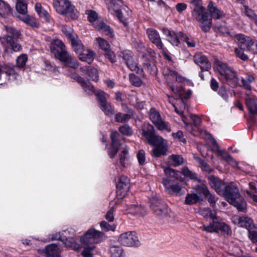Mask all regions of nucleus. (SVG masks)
I'll return each instance as SVG.
<instances>
[{"label": "nucleus", "mask_w": 257, "mask_h": 257, "mask_svg": "<svg viewBox=\"0 0 257 257\" xmlns=\"http://www.w3.org/2000/svg\"><path fill=\"white\" fill-rule=\"evenodd\" d=\"M142 136L145 138L148 143L154 146L152 151V155L155 158H159L161 156H165L168 150V143L166 140L157 135L153 125L147 123L142 126Z\"/></svg>", "instance_id": "f257e3e1"}, {"label": "nucleus", "mask_w": 257, "mask_h": 257, "mask_svg": "<svg viewBox=\"0 0 257 257\" xmlns=\"http://www.w3.org/2000/svg\"><path fill=\"white\" fill-rule=\"evenodd\" d=\"M221 195L224 196L227 201L241 212L246 210V203L243 197L240 195L238 186L231 182L225 185Z\"/></svg>", "instance_id": "f03ea898"}, {"label": "nucleus", "mask_w": 257, "mask_h": 257, "mask_svg": "<svg viewBox=\"0 0 257 257\" xmlns=\"http://www.w3.org/2000/svg\"><path fill=\"white\" fill-rule=\"evenodd\" d=\"M150 207L159 219H165L170 216V210L167 204L159 197L153 196L150 199Z\"/></svg>", "instance_id": "7ed1b4c3"}, {"label": "nucleus", "mask_w": 257, "mask_h": 257, "mask_svg": "<svg viewBox=\"0 0 257 257\" xmlns=\"http://www.w3.org/2000/svg\"><path fill=\"white\" fill-rule=\"evenodd\" d=\"M53 5L59 14L68 15L72 19H76L79 13L69 0H53Z\"/></svg>", "instance_id": "20e7f679"}, {"label": "nucleus", "mask_w": 257, "mask_h": 257, "mask_svg": "<svg viewBox=\"0 0 257 257\" xmlns=\"http://www.w3.org/2000/svg\"><path fill=\"white\" fill-rule=\"evenodd\" d=\"M216 64L217 71L224 76L227 84L232 88L236 87L239 80L236 73L221 61H217Z\"/></svg>", "instance_id": "39448f33"}, {"label": "nucleus", "mask_w": 257, "mask_h": 257, "mask_svg": "<svg viewBox=\"0 0 257 257\" xmlns=\"http://www.w3.org/2000/svg\"><path fill=\"white\" fill-rule=\"evenodd\" d=\"M201 228L208 232L218 233L219 231L224 232L227 235H231L232 231L230 227L223 222L219 221L218 219L213 220L209 225H203Z\"/></svg>", "instance_id": "423d86ee"}, {"label": "nucleus", "mask_w": 257, "mask_h": 257, "mask_svg": "<svg viewBox=\"0 0 257 257\" xmlns=\"http://www.w3.org/2000/svg\"><path fill=\"white\" fill-rule=\"evenodd\" d=\"M103 234V233L101 231L91 228L88 229L84 235L80 238V241L83 244L94 245L101 240Z\"/></svg>", "instance_id": "0eeeda50"}, {"label": "nucleus", "mask_w": 257, "mask_h": 257, "mask_svg": "<svg viewBox=\"0 0 257 257\" xmlns=\"http://www.w3.org/2000/svg\"><path fill=\"white\" fill-rule=\"evenodd\" d=\"M118 57L122 59L121 62L124 63L131 71H138V63L132 51L125 50L119 52Z\"/></svg>", "instance_id": "6e6552de"}, {"label": "nucleus", "mask_w": 257, "mask_h": 257, "mask_svg": "<svg viewBox=\"0 0 257 257\" xmlns=\"http://www.w3.org/2000/svg\"><path fill=\"white\" fill-rule=\"evenodd\" d=\"M150 118L159 130L167 132L171 131L169 123L163 120L160 112L154 108H151L150 110Z\"/></svg>", "instance_id": "1a4fd4ad"}, {"label": "nucleus", "mask_w": 257, "mask_h": 257, "mask_svg": "<svg viewBox=\"0 0 257 257\" xmlns=\"http://www.w3.org/2000/svg\"><path fill=\"white\" fill-rule=\"evenodd\" d=\"M105 2L109 12L111 14L115 15L122 23L125 24L126 20L123 16L121 11L122 0H105Z\"/></svg>", "instance_id": "9d476101"}, {"label": "nucleus", "mask_w": 257, "mask_h": 257, "mask_svg": "<svg viewBox=\"0 0 257 257\" xmlns=\"http://www.w3.org/2000/svg\"><path fill=\"white\" fill-rule=\"evenodd\" d=\"M118 242L126 246H139L140 242L135 232L128 231L121 234Z\"/></svg>", "instance_id": "9b49d317"}, {"label": "nucleus", "mask_w": 257, "mask_h": 257, "mask_svg": "<svg viewBox=\"0 0 257 257\" xmlns=\"http://www.w3.org/2000/svg\"><path fill=\"white\" fill-rule=\"evenodd\" d=\"M195 19L203 32L207 33L210 31L212 26V18L207 12L200 10L197 12Z\"/></svg>", "instance_id": "f8f14e48"}, {"label": "nucleus", "mask_w": 257, "mask_h": 257, "mask_svg": "<svg viewBox=\"0 0 257 257\" xmlns=\"http://www.w3.org/2000/svg\"><path fill=\"white\" fill-rule=\"evenodd\" d=\"M162 183L165 191L169 194L178 196L184 194L181 186L179 183L175 182L174 180L163 178Z\"/></svg>", "instance_id": "ddd939ff"}, {"label": "nucleus", "mask_w": 257, "mask_h": 257, "mask_svg": "<svg viewBox=\"0 0 257 257\" xmlns=\"http://www.w3.org/2000/svg\"><path fill=\"white\" fill-rule=\"evenodd\" d=\"M54 56L61 62H64L67 67L76 69L79 66L78 61L74 59L66 49L57 54Z\"/></svg>", "instance_id": "4468645a"}, {"label": "nucleus", "mask_w": 257, "mask_h": 257, "mask_svg": "<svg viewBox=\"0 0 257 257\" xmlns=\"http://www.w3.org/2000/svg\"><path fill=\"white\" fill-rule=\"evenodd\" d=\"M196 189L199 194H202L205 197L211 207H214L215 206L218 198L210 192L205 185H198L196 186Z\"/></svg>", "instance_id": "2eb2a0df"}, {"label": "nucleus", "mask_w": 257, "mask_h": 257, "mask_svg": "<svg viewBox=\"0 0 257 257\" xmlns=\"http://www.w3.org/2000/svg\"><path fill=\"white\" fill-rule=\"evenodd\" d=\"M130 189V180L125 176H121L116 185V193L119 198L125 196Z\"/></svg>", "instance_id": "dca6fc26"}, {"label": "nucleus", "mask_w": 257, "mask_h": 257, "mask_svg": "<svg viewBox=\"0 0 257 257\" xmlns=\"http://www.w3.org/2000/svg\"><path fill=\"white\" fill-rule=\"evenodd\" d=\"M16 66H10L7 64L0 65V85L5 81L8 76H12L14 78H16L17 73L15 68Z\"/></svg>", "instance_id": "f3484780"}, {"label": "nucleus", "mask_w": 257, "mask_h": 257, "mask_svg": "<svg viewBox=\"0 0 257 257\" xmlns=\"http://www.w3.org/2000/svg\"><path fill=\"white\" fill-rule=\"evenodd\" d=\"M193 60L199 66L202 71H207L211 68V64L208 59L201 53H196L194 56Z\"/></svg>", "instance_id": "a211bd4d"}, {"label": "nucleus", "mask_w": 257, "mask_h": 257, "mask_svg": "<svg viewBox=\"0 0 257 257\" xmlns=\"http://www.w3.org/2000/svg\"><path fill=\"white\" fill-rule=\"evenodd\" d=\"M163 74L167 81L182 82L184 80V78L179 75L177 72L169 67L165 68L163 71Z\"/></svg>", "instance_id": "6ab92c4d"}, {"label": "nucleus", "mask_w": 257, "mask_h": 257, "mask_svg": "<svg viewBox=\"0 0 257 257\" xmlns=\"http://www.w3.org/2000/svg\"><path fill=\"white\" fill-rule=\"evenodd\" d=\"M208 179L211 187L213 188L218 194L221 195L226 185L224 182L219 179L218 177L214 176L209 177Z\"/></svg>", "instance_id": "aec40b11"}, {"label": "nucleus", "mask_w": 257, "mask_h": 257, "mask_svg": "<svg viewBox=\"0 0 257 257\" xmlns=\"http://www.w3.org/2000/svg\"><path fill=\"white\" fill-rule=\"evenodd\" d=\"M147 34L150 40L159 49H162L163 44L162 42L159 34L157 30L153 28L147 30Z\"/></svg>", "instance_id": "412c9836"}, {"label": "nucleus", "mask_w": 257, "mask_h": 257, "mask_svg": "<svg viewBox=\"0 0 257 257\" xmlns=\"http://www.w3.org/2000/svg\"><path fill=\"white\" fill-rule=\"evenodd\" d=\"M49 239L51 240H60L66 246H69L74 250L77 249L79 248V244H77L75 241L72 242H71V244H69V242H70V240H68L65 236H62L60 232H56L55 233L50 234L49 236Z\"/></svg>", "instance_id": "4be33fe9"}, {"label": "nucleus", "mask_w": 257, "mask_h": 257, "mask_svg": "<svg viewBox=\"0 0 257 257\" xmlns=\"http://www.w3.org/2000/svg\"><path fill=\"white\" fill-rule=\"evenodd\" d=\"M207 10L209 12L210 17L214 19H220L224 17L225 13L221 9H218L216 5L212 2H210L207 6Z\"/></svg>", "instance_id": "5701e85b"}, {"label": "nucleus", "mask_w": 257, "mask_h": 257, "mask_svg": "<svg viewBox=\"0 0 257 257\" xmlns=\"http://www.w3.org/2000/svg\"><path fill=\"white\" fill-rule=\"evenodd\" d=\"M72 78L81 86L88 94H92L94 92V86L90 83L87 82L84 78L78 74H73Z\"/></svg>", "instance_id": "b1692460"}, {"label": "nucleus", "mask_w": 257, "mask_h": 257, "mask_svg": "<svg viewBox=\"0 0 257 257\" xmlns=\"http://www.w3.org/2000/svg\"><path fill=\"white\" fill-rule=\"evenodd\" d=\"M93 25L97 30L101 31L105 35L109 38H113L114 37V35L112 29L103 22L97 21Z\"/></svg>", "instance_id": "393cba45"}, {"label": "nucleus", "mask_w": 257, "mask_h": 257, "mask_svg": "<svg viewBox=\"0 0 257 257\" xmlns=\"http://www.w3.org/2000/svg\"><path fill=\"white\" fill-rule=\"evenodd\" d=\"M237 41L238 47L247 50L252 39L243 34H239L235 36Z\"/></svg>", "instance_id": "a878e982"}, {"label": "nucleus", "mask_w": 257, "mask_h": 257, "mask_svg": "<svg viewBox=\"0 0 257 257\" xmlns=\"http://www.w3.org/2000/svg\"><path fill=\"white\" fill-rule=\"evenodd\" d=\"M46 257H60V250L55 244H51L46 246L44 250Z\"/></svg>", "instance_id": "bb28decb"}, {"label": "nucleus", "mask_w": 257, "mask_h": 257, "mask_svg": "<svg viewBox=\"0 0 257 257\" xmlns=\"http://www.w3.org/2000/svg\"><path fill=\"white\" fill-rule=\"evenodd\" d=\"M210 141L212 146L216 149V151L219 155L221 156L224 160L229 163L234 162L233 159L225 151H221L219 150V146L216 141L212 137H211Z\"/></svg>", "instance_id": "cd10ccee"}, {"label": "nucleus", "mask_w": 257, "mask_h": 257, "mask_svg": "<svg viewBox=\"0 0 257 257\" xmlns=\"http://www.w3.org/2000/svg\"><path fill=\"white\" fill-rule=\"evenodd\" d=\"M236 220L237 225L239 227L247 229L248 232L252 228V226H253V220L250 218L246 216L237 217Z\"/></svg>", "instance_id": "c85d7f7f"}, {"label": "nucleus", "mask_w": 257, "mask_h": 257, "mask_svg": "<svg viewBox=\"0 0 257 257\" xmlns=\"http://www.w3.org/2000/svg\"><path fill=\"white\" fill-rule=\"evenodd\" d=\"M65 49L64 44L60 40H55L51 43L50 50L54 56Z\"/></svg>", "instance_id": "c756f323"}, {"label": "nucleus", "mask_w": 257, "mask_h": 257, "mask_svg": "<svg viewBox=\"0 0 257 257\" xmlns=\"http://www.w3.org/2000/svg\"><path fill=\"white\" fill-rule=\"evenodd\" d=\"M35 10L39 17L43 19L45 22L50 23L51 17L48 13L42 8L40 3L35 4Z\"/></svg>", "instance_id": "7c9ffc66"}, {"label": "nucleus", "mask_w": 257, "mask_h": 257, "mask_svg": "<svg viewBox=\"0 0 257 257\" xmlns=\"http://www.w3.org/2000/svg\"><path fill=\"white\" fill-rule=\"evenodd\" d=\"M245 104L250 113L257 115V102L254 98L250 97L246 98Z\"/></svg>", "instance_id": "2f4dec72"}, {"label": "nucleus", "mask_w": 257, "mask_h": 257, "mask_svg": "<svg viewBox=\"0 0 257 257\" xmlns=\"http://www.w3.org/2000/svg\"><path fill=\"white\" fill-rule=\"evenodd\" d=\"M5 28L8 33L4 37L6 41L7 37H11L12 40H18L20 38L21 34L19 30L11 26H5Z\"/></svg>", "instance_id": "473e14b6"}, {"label": "nucleus", "mask_w": 257, "mask_h": 257, "mask_svg": "<svg viewBox=\"0 0 257 257\" xmlns=\"http://www.w3.org/2000/svg\"><path fill=\"white\" fill-rule=\"evenodd\" d=\"M200 197L195 193H188L184 201L185 204L192 205L197 204L199 202Z\"/></svg>", "instance_id": "72a5a7b5"}, {"label": "nucleus", "mask_w": 257, "mask_h": 257, "mask_svg": "<svg viewBox=\"0 0 257 257\" xmlns=\"http://www.w3.org/2000/svg\"><path fill=\"white\" fill-rule=\"evenodd\" d=\"M73 51L78 55L84 51V46L77 36L70 41Z\"/></svg>", "instance_id": "f704fd0d"}, {"label": "nucleus", "mask_w": 257, "mask_h": 257, "mask_svg": "<svg viewBox=\"0 0 257 257\" xmlns=\"http://www.w3.org/2000/svg\"><path fill=\"white\" fill-rule=\"evenodd\" d=\"M164 171L166 176L168 177L167 179L172 180V178H174L176 180L181 181V173L179 171L170 167L165 168Z\"/></svg>", "instance_id": "c9c22d12"}, {"label": "nucleus", "mask_w": 257, "mask_h": 257, "mask_svg": "<svg viewBox=\"0 0 257 257\" xmlns=\"http://www.w3.org/2000/svg\"><path fill=\"white\" fill-rule=\"evenodd\" d=\"M95 53L90 50H87L84 53H81L79 55L80 60L86 62L88 64H91L94 60L95 57Z\"/></svg>", "instance_id": "e433bc0d"}, {"label": "nucleus", "mask_w": 257, "mask_h": 257, "mask_svg": "<svg viewBox=\"0 0 257 257\" xmlns=\"http://www.w3.org/2000/svg\"><path fill=\"white\" fill-rule=\"evenodd\" d=\"M99 107L107 116L112 117L115 114L114 108L108 102L99 105Z\"/></svg>", "instance_id": "4c0bfd02"}, {"label": "nucleus", "mask_w": 257, "mask_h": 257, "mask_svg": "<svg viewBox=\"0 0 257 257\" xmlns=\"http://www.w3.org/2000/svg\"><path fill=\"white\" fill-rule=\"evenodd\" d=\"M19 18L25 22L27 25L34 28H38L39 27V23L36 19L33 17L27 15L26 14L23 16H19Z\"/></svg>", "instance_id": "58836bf2"}, {"label": "nucleus", "mask_w": 257, "mask_h": 257, "mask_svg": "<svg viewBox=\"0 0 257 257\" xmlns=\"http://www.w3.org/2000/svg\"><path fill=\"white\" fill-rule=\"evenodd\" d=\"M83 72L86 71L89 79L92 81H97L98 80V75L97 70L94 68H81Z\"/></svg>", "instance_id": "ea45409f"}, {"label": "nucleus", "mask_w": 257, "mask_h": 257, "mask_svg": "<svg viewBox=\"0 0 257 257\" xmlns=\"http://www.w3.org/2000/svg\"><path fill=\"white\" fill-rule=\"evenodd\" d=\"M16 9L20 14L25 15L27 13V0H17Z\"/></svg>", "instance_id": "a19ab883"}, {"label": "nucleus", "mask_w": 257, "mask_h": 257, "mask_svg": "<svg viewBox=\"0 0 257 257\" xmlns=\"http://www.w3.org/2000/svg\"><path fill=\"white\" fill-rule=\"evenodd\" d=\"M61 31L70 41L73 39H75V38H76L77 36V35L70 27L62 26L61 27Z\"/></svg>", "instance_id": "79ce46f5"}, {"label": "nucleus", "mask_w": 257, "mask_h": 257, "mask_svg": "<svg viewBox=\"0 0 257 257\" xmlns=\"http://www.w3.org/2000/svg\"><path fill=\"white\" fill-rule=\"evenodd\" d=\"M169 162L171 165L177 167L182 165L183 163V159L179 155H172L168 157Z\"/></svg>", "instance_id": "37998d69"}, {"label": "nucleus", "mask_w": 257, "mask_h": 257, "mask_svg": "<svg viewBox=\"0 0 257 257\" xmlns=\"http://www.w3.org/2000/svg\"><path fill=\"white\" fill-rule=\"evenodd\" d=\"M241 10L244 14L249 19L253 20L257 25V15L254 11L247 6H243Z\"/></svg>", "instance_id": "c03bdc74"}, {"label": "nucleus", "mask_w": 257, "mask_h": 257, "mask_svg": "<svg viewBox=\"0 0 257 257\" xmlns=\"http://www.w3.org/2000/svg\"><path fill=\"white\" fill-rule=\"evenodd\" d=\"M17 41V40H12L10 37H6V42L15 52L20 51L22 50V46Z\"/></svg>", "instance_id": "a18cd8bd"}, {"label": "nucleus", "mask_w": 257, "mask_h": 257, "mask_svg": "<svg viewBox=\"0 0 257 257\" xmlns=\"http://www.w3.org/2000/svg\"><path fill=\"white\" fill-rule=\"evenodd\" d=\"M180 38L181 40L184 41L188 47L193 48L195 47L196 42L192 38H189L185 34L182 32H179Z\"/></svg>", "instance_id": "49530a36"}, {"label": "nucleus", "mask_w": 257, "mask_h": 257, "mask_svg": "<svg viewBox=\"0 0 257 257\" xmlns=\"http://www.w3.org/2000/svg\"><path fill=\"white\" fill-rule=\"evenodd\" d=\"M254 80V77L251 75H247L245 78H241L242 86L246 89L250 90L251 89L250 85Z\"/></svg>", "instance_id": "de8ad7c7"}, {"label": "nucleus", "mask_w": 257, "mask_h": 257, "mask_svg": "<svg viewBox=\"0 0 257 257\" xmlns=\"http://www.w3.org/2000/svg\"><path fill=\"white\" fill-rule=\"evenodd\" d=\"M110 257H123V250L121 247L113 246L110 248Z\"/></svg>", "instance_id": "09e8293b"}, {"label": "nucleus", "mask_w": 257, "mask_h": 257, "mask_svg": "<svg viewBox=\"0 0 257 257\" xmlns=\"http://www.w3.org/2000/svg\"><path fill=\"white\" fill-rule=\"evenodd\" d=\"M95 248V245H86L82 252L83 257H93V253Z\"/></svg>", "instance_id": "8fccbe9b"}, {"label": "nucleus", "mask_w": 257, "mask_h": 257, "mask_svg": "<svg viewBox=\"0 0 257 257\" xmlns=\"http://www.w3.org/2000/svg\"><path fill=\"white\" fill-rule=\"evenodd\" d=\"M131 118V115L118 112L115 114V120L117 122L123 123L128 121Z\"/></svg>", "instance_id": "3c124183"}, {"label": "nucleus", "mask_w": 257, "mask_h": 257, "mask_svg": "<svg viewBox=\"0 0 257 257\" xmlns=\"http://www.w3.org/2000/svg\"><path fill=\"white\" fill-rule=\"evenodd\" d=\"M129 159V154L128 150L124 148L119 155V162L123 167L125 166V161Z\"/></svg>", "instance_id": "603ef678"}, {"label": "nucleus", "mask_w": 257, "mask_h": 257, "mask_svg": "<svg viewBox=\"0 0 257 257\" xmlns=\"http://www.w3.org/2000/svg\"><path fill=\"white\" fill-rule=\"evenodd\" d=\"M214 31L216 32H218L222 34L228 33V29L227 28L225 23L223 22L222 24L216 23L214 26Z\"/></svg>", "instance_id": "864d4df0"}, {"label": "nucleus", "mask_w": 257, "mask_h": 257, "mask_svg": "<svg viewBox=\"0 0 257 257\" xmlns=\"http://www.w3.org/2000/svg\"><path fill=\"white\" fill-rule=\"evenodd\" d=\"M180 36L179 32L176 33L174 31L172 33L171 35L168 37V41L174 46H178L180 44L179 41Z\"/></svg>", "instance_id": "5fc2aeb1"}, {"label": "nucleus", "mask_w": 257, "mask_h": 257, "mask_svg": "<svg viewBox=\"0 0 257 257\" xmlns=\"http://www.w3.org/2000/svg\"><path fill=\"white\" fill-rule=\"evenodd\" d=\"M96 40L99 44L100 48L104 50V52L110 49V45L104 39L100 37H97L96 38Z\"/></svg>", "instance_id": "6e6d98bb"}, {"label": "nucleus", "mask_w": 257, "mask_h": 257, "mask_svg": "<svg viewBox=\"0 0 257 257\" xmlns=\"http://www.w3.org/2000/svg\"><path fill=\"white\" fill-rule=\"evenodd\" d=\"M105 95L106 93L100 90H99L96 92V96L98 106L107 102Z\"/></svg>", "instance_id": "4d7b16f0"}, {"label": "nucleus", "mask_w": 257, "mask_h": 257, "mask_svg": "<svg viewBox=\"0 0 257 257\" xmlns=\"http://www.w3.org/2000/svg\"><path fill=\"white\" fill-rule=\"evenodd\" d=\"M245 49H241L239 47L235 49L234 52L236 56L243 61H247L248 59V57L246 54H245L244 51Z\"/></svg>", "instance_id": "13d9d810"}, {"label": "nucleus", "mask_w": 257, "mask_h": 257, "mask_svg": "<svg viewBox=\"0 0 257 257\" xmlns=\"http://www.w3.org/2000/svg\"><path fill=\"white\" fill-rule=\"evenodd\" d=\"M182 174L184 176L188 177L190 179L198 180L196 174L189 170L188 168H185L182 169Z\"/></svg>", "instance_id": "bf43d9fd"}, {"label": "nucleus", "mask_w": 257, "mask_h": 257, "mask_svg": "<svg viewBox=\"0 0 257 257\" xmlns=\"http://www.w3.org/2000/svg\"><path fill=\"white\" fill-rule=\"evenodd\" d=\"M27 61V56L26 54H22L17 59V66L22 68L25 66Z\"/></svg>", "instance_id": "052dcab7"}, {"label": "nucleus", "mask_w": 257, "mask_h": 257, "mask_svg": "<svg viewBox=\"0 0 257 257\" xmlns=\"http://www.w3.org/2000/svg\"><path fill=\"white\" fill-rule=\"evenodd\" d=\"M10 7L7 5L3 1L0 0V15H5L10 12Z\"/></svg>", "instance_id": "680f3d73"}, {"label": "nucleus", "mask_w": 257, "mask_h": 257, "mask_svg": "<svg viewBox=\"0 0 257 257\" xmlns=\"http://www.w3.org/2000/svg\"><path fill=\"white\" fill-rule=\"evenodd\" d=\"M119 132L123 135L131 136L133 134L132 128L127 125L124 124L119 127Z\"/></svg>", "instance_id": "e2e57ef3"}, {"label": "nucleus", "mask_w": 257, "mask_h": 257, "mask_svg": "<svg viewBox=\"0 0 257 257\" xmlns=\"http://www.w3.org/2000/svg\"><path fill=\"white\" fill-rule=\"evenodd\" d=\"M130 81L135 86H140L142 84L141 79L139 77L134 74H130L129 75Z\"/></svg>", "instance_id": "0e129e2a"}, {"label": "nucleus", "mask_w": 257, "mask_h": 257, "mask_svg": "<svg viewBox=\"0 0 257 257\" xmlns=\"http://www.w3.org/2000/svg\"><path fill=\"white\" fill-rule=\"evenodd\" d=\"M87 14L88 15V20L92 23V25L97 21H99L97 20V14L92 10L87 11Z\"/></svg>", "instance_id": "69168bd1"}, {"label": "nucleus", "mask_w": 257, "mask_h": 257, "mask_svg": "<svg viewBox=\"0 0 257 257\" xmlns=\"http://www.w3.org/2000/svg\"><path fill=\"white\" fill-rule=\"evenodd\" d=\"M144 68L153 75L156 73V67L154 65H152L148 60L144 62Z\"/></svg>", "instance_id": "338daca9"}, {"label": "nucleus", "mask_w": 257, "mask_h": 257, "mask_svg": "<svg viewBox=\"0 0 257 257\" xmlns=\"http://www.w3.org/2000/svg\"><path fill=\"white\" fill-rule=\"evenodd\" d=\"M247 51L253 54H257V41H253L252 39Z\"/></svg>", "instance_id": "774afa93"}]
</instances>
